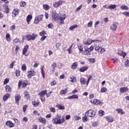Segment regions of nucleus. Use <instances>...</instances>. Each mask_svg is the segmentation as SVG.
Masks as SVG:
<instances>
[{
    "label": "nucleus",
    "mask_w": 129,
    "mask_h": 129,
    "mask_svg": "<svg viewBox=\"0 0 129 129\" xmlns=\"http://www.w3.org/2000/svg\"><path fill=\"white\" fill-rule=\"evenodd\" d=\"M51 17L52 20L55 21V22L57 21L58 24H59V25H64V24H65L64 20L67 18L66 14H64L61 16H60L59 14H57L55 12H52Z\"/></svg>",
    "instance_id": "f257e3e1"
},
{
    "label": "nucleus",
    "mask_w": 129,
    "mask_h": 129,
    "mask_svg": "<svg viewBox=\"0 0 129 129\" xmlns=\"http://www.w3.org/2000/svg\"><path fill=\"white\" fill-rule=\"evenodd\" d=\"M65 121V119L64 117H61V116L57 115L56 117L53 118L52 119V122L55 123V124H61V123H63Z\"/></svg>",
    "instance_id": "f03ea898"
},
{
    "label": "nucleus",
    "mask_w": 129,
    "mask_h": 129,
    "mask_svg": "<svg viewBox=\"0 0 129 129\" xmlns=\"http://www.w3.org/2000/svg\"><path fill=\"white\" fill-rule=\"evenodd\" d=\"M98 41V42H95V49L98 52H100V53H104V52H105V49L99 46V43H98L99 40Z\"/></svg>",
    "instance_id": "7ed1b4c3"
},
{
    "label": "nucleus",
    "mask_w": 129,
    "mask_h": 129,
    "mask_svg": "<svg viewBox=\"0 0 129 129\" xmlns=\"http://www.w3.org/2000/svg\"><path fill=\"white\" fill-rule=\"evenodd\" d=\"M38 35L35 34L34 33L32 34H28L25 36L27 41H34L36 40V37H37Z\"/></svg>",
    "instance_id": "20e7f679"
},
{
    "label": "nucleus",
    "mask_w": 129,
    "mask_h": 129,
    "mask_svg": "<svg viewBox=\"0 0 129 129\" xmlns=\"http://www.w3.org/2000/svg\"><path fill=\"white\" fill-rule=\"evenodd\" d=\"M88 117H94L95 116V112L92 109L87 111L85 114Z\"/></svg>",
    "instance_id": "39448f33"
},
{
    "label": "nucleus",
    "mask_w": 129,
    "mask_h": 129,
    "mask_svg": "<svg viewBox=\"0 0 129 129\" xmlns=\"http://www.w3.org/2000/svg\"><path fill=\"white\" fill-rule=\"evenodd\" d=\"M47 93V90H44L41 91L40 93H39V95H40V99L42 102H45L46 98H45V96Z\"/></svg>",
    "instance_id": "423d86ee"
},
{
    "label": "nucleus",
    "mask_w": 129,
    "mask_h": 129,
    "mask_svg": "<svg viewBox=\"0 0 129 129\" xmlns=\"http://www.w3.org/2000/svg\"><path fill=\"white\" fill-rule=\"evenodd\" d=\"M99 41L97 40H91L90 38L88 39L87 41L86 40H84L83 43L85 45H86L87 46H89V45H91V44H92V43H96L98 42Z\"/></svg>",
    "instance_id": "0eeeda50"
},
{
    "label": "nucleus",
    "mask_w": 129,
    "mask_h": 129,
    "mask_svg": "<svg viewBox=\"0 0 129 129\" xmlns=\"http://www.w3.org/2000/svg\"><path fill=\"white\" fill-rule=\"evenodd\" d=\"M43 17H44V15H40L37 16L35 18V21L34 23L36 24V25L39 24V22H41L42 20H43Z\"/></svg>",
    "instance_id": "6e6552de"
},
{
    "label": "nucleus",
    "mask_w": 129,
    "mask_h": 129,
    "mask_svg": "<svg viewBox=\"0 0 129 129\" xmlns=\"http://www.w3.org/2000/svg\"><path fill=\"white\" fill-rule=\"evenodd\" d=\"M93 49H94V47L93 46H91L88 49H85V51L84 52V55H86L87 56H88V55H90V52L93 51Z\"/></svg>",
    "instance_id": "1a4fd4ad"
},
{
    "label": "nucleus",
    "mask_w": 129,
    "mask_h": 129,
    "mask_svg": "<svg viewBox=\"0 0 129 129\" xmlns=\"http://www.w3.org/2000/svg\"><path fill=\"white\" fill-rule=\"evenodd\" d=\"M20 11L18 9H14L12 12V17L13 18H16L18 15H19Z\"/></svg>",
    "instance_id": "9d476101"
},
{
    "label": "nucleus",
    "mask_w": 129,
    "mask_h": 129,
    "mask_svg": "<svg viewBox=\"0 0 129 129\" xmlns=\"http://www.w3.org/2000/svg\"><path fill=\"white\" fill-rule=\"evenodd\" d=\"M117 26H118V24L117 23L114 22V23L112 24L110 26V29L112 31H115L116 29H117Z\"/></svg>",
    "instance_id": "9b49d317"
},
{
    "label": "nucleus",
    "mask_w": 129,
    "mask_h": 129,
    "mask_svg": "<svg viewBox=\"0 0 129 129\" xmlns=\"http://www.w3.org/2000/svg\"><path fill=\"white\" fill-rule=\"evenodd\" d=\"M29 49V45H26L24 46L23 51H22V55H25V56H28V54L26 53L28 52V50Z\"/></svg>",
    "instance_id": "f8f14e48"
},
{
    "label": "nucleus",
    "mask_w": 129,
    "mask_h": 129,
    "mask_svg": "<svg viewBox=\"0 0 129 129\" xmlns=\"http://www.w3.org/2000/svg\"><path fill=\"white\" fill-rule=\"evenodd\" d=\"M21 100V95L20 94H16L15 95V103L17 104V105H19V101Z\"/></svg>",
    "instance_id": "ddd939ff"
},
{
    "label": "nucleus",
    "mask_w": 129,
    "mask_h": 129,
    "mask_svg": "<svg viewBox=\"0 0 129 129\" xmlns=\"http://www.w3.org/2000/svg\"><path fill=\"white\" fill-rule=\"evenodd\" d=\"M63 3V1H59L58 2H54L53 3L54 8H58L59 6H61Z\"/></svg>",
    "instance_id": "4468645a"
},
{
    "label": "nucleus",
    "mask_w": 129,
    "mask_h": 129,
    "mask_svg": "<svg viewBox=\"0 0 129 129\" xmlns=\"http://www.w3.org/2000/svg\"><path fill=\"white\" fill-rule=\"evenodd\" d=\"M6 125L9 126V127H15V124L12 122V121L8 120L6 123Z\"/></svg>",
    "instance_id": "2eb2a0df"
},
{
    "label": "nucleus",
    "mask_w": 129,
    "mask_h": 129,
    "mask_svg": "<svg viewBox=\"0 0 129 129\" xmlns=\"http://www.w3.org/2000/svg\"><path fill=\"white\" fill-rule=\"evenodd\" d=\"M28 75L27 76V77H28V78H31L32 77L34 76V75L36 74V72L34 71H31L28 72Z\"/></svg>",
    "instance_id": "dca6fc26"
},
{
    "label": "nucleus",
    "mask_w": 129,
    "mask_h": 129,
    "mask_svg": "<svg viewBox=\"0 0 129 129\" xmlns=\"http://www.w3.org/2000/svg\"><path fill=\"white\" fill-rule=\"evenodd\" d=\"M118 54L119 55V56L123 57V58L125 57V56H126V53H125V52H123V51L121 50H118Z\"/></svg>",
    "instance_id": "f3484780"
},
{
    "label": "nucleus",
    "mask_w": 129,
    "mask_h": 129,
    "mask_svg": "<svg viewBox=\"0 0 129 129\" xmlns=\"http://www.w3.org/2000/svg\"><path fill=\"white\" fill-rule=\"evenodd\" d=\"M105 118L108 121V122H112L113 121V119L111 116H106Z\"/></svg>",
    "instance_id": "a211bd4d"
},
{
    "label": "nucleus",
    "mask_w": 129,
    "mask_h": 129,
    "mask_svg": "<svg viewBox=\"0 0 129 129\" xmlns=\"http://www.w3.org/2000/svg\"><path fill=\"white\" fill-rule=\"evenodd\" d=\"M32 19H33V16L31 15H28L26 18V21L27 22L28 25L30 24V22H31Z\"/></svg>",
    "instance_id": "6ab92c4d"
},
{
    "label": "nucleus",
    "mask_w": 129,
    "mask_h": 129,
    "mask_svg": "<svg viewBox=\"0 0 129 129\" xmlns=\"http://www.w3.org/2000/svg\"><path fill=\"white\" fill-rule=\"evenodd\" d=\"M91 102H93L94 103V104H95L96 105H98V104H100L101 103L100 101L98 100L97 99H95L93 100H91Z\"/></svg>",
    "instance_id": "aec40b11"
},
{
    "label": "nucleus",
    "mask_w": 129,
    "mask_h": 129,
    "mask_svg": "<svg viewBox=\"0 0 129 129\" xmlns=\"http://www.w3.org/2000/svg\"><path fill=\"white\" fill-rule=\"evenodd\" d=\"M81 85H85L86 83V79L84 78H81L80 79Z\"/></svg>",
    "instance_id": "412c9836"
},
{
    "label": "nucleus",
    "mask_w": 129,
    "mask_h": 129,
    "mask_svg": "<svg viewBox=\"0 0 129 129\" xmlns=\"http://www.w3.org/2000/svg\"><path fill=\"white\" fill-rule=\"evenodd\" d=\"M10 96H11V95L9 93L6 94L3 97V100L4 101L8 100V99L10 98Z\"/></svg>",
    "instance_id": "4be33fe9"
},
{
    "label": "nucleus",
    "mask_w": 129,
    "mask_h": 129,
    "mask_svg": "<svg viewBox=\"0 0 129 129\" xmlns=\"http://www.w3.org/2000/svg\"><path fill=\"white\" fill-rule=\"evenodd\" d=\"M116 111H117V112H118V113H120V114H125V112L123 111V110L120 108L116 109Z\"/></svg>",
    "instance_id": "5701e85b"
},
{
    "label": "nucleus",
    "mask_w": 129,
    "mask_h": 129,
    "mask_svg": "<svg viewBox=\"0 0 129 129\" xmlns=\"http://www.w3.org/2000/svg\"><path fill=\"white\" fill-rule=\"evenodd\" d=\"M88 69V67L85 66L81 68L80 69V72H85V71H86V70H87Z\"/></svg>",
    "instance_id": "b1692460"
},
{
    "label": "nucleus",
    "mask_w": 129,
    "mask_h": 129,
    "mask_svg": "<svg viewBox=\"0 0 129 129\" xmlns=\"http://www.w3.org/2000/svg\"><path fill=\"white\" fill-rule=\"evenodd\" d=\"M38 120L40 122H41V123H43V124H45L46 122V119L44 118L40 117L38 119Z\"/></svg>",
    "instance_id": "393cba45"
},
{
    "label": "nucleus",
    "mask_w": 129,
    "mask_h": 129,
    "mask_svg": "<svg viewBox=\"0 0 129 129\" xmlns=\"http://www.w3.org/2000/svg\"><path fill=\"white\" fill-rule=\"evenodd\" d=\"M77 66H78V62H75L72 64L71 68L72 69H76V68H77Z\"/></svg>",
    "instance_id": "a878e982"
},
{
    "label": "nucleus",
    "mask_w": 129,
    "mask_h": 129,
    "mask_svg": "<svg viewBox=\"0 0 129 129\" xmlns=\"http://www.w3.org/2000/svg\"><path fill=\"white\" fill-rule=\"evenodd\" d=\"M78 47L79 51L81 52V53H83V46H82V44H78Z\"/></svg>",
    "instance_id": "bb28decb"
},
{
    "label": "nucleus",
    "mask_w": 129,
    "mask_h": 129,
    "mask_svg": "<svg viewBox=\"0 0 129 129\" xmlns=\"http://www.w3.org/2000/svg\"><path fill=\"white\" fill-rule=\"evenodd\" d=\"M128 89L126 87H122L120 89V92L121 93H123V92H126L127 91Z\"/></svg>",
    "instance_id": "cd10ccee"
},
{
    "label": "nucleus",
    "mask_w": 129,
    "mask_h": 129,
    "mask_svg": "<svg viewBox=\"0 0 129 129\" xmlns=\"http://www.w3.org/2000/svg\"><path fill=\"white\" fill-rule=\"evenodd\" d=\"M24 97L25 98L27 99V100H29V99H30V95L29 94V92H25L24 93Z\"/></svg>",
    "instance_id": "c85d7f7f"
},
{
    "label": "nucleus",
    "mask_w": 129,
    "mask_h": 129,
    "mask_svg": "<svg viewBox=\"0 0 129 129\" xmlns=\"http://www.w3.org/2000/svg\"><path fill=\"white\" fill-rule=\"evenodd\" d=\"M75 98L76 99H78V95H74L72 96H70L68 97V99H73Z\"/></svg>",
    "instance_id": "c756f323"
},
{
    "label": "nucleus",
    "mask_w": 129,
    "mask_h": 129,
    "mask_svg": "<svg viewBox=\"0 0 129 129\" xmlns=\"http://www.w3.org/2000/svg\"><path fill=\"white\" fill-rule=\"evenodd\" d=\"M6 39L7 42H11V35L9 33L6 34Z\"/></svg>",
    "instance_id": "7c9ffc66"
},
{
    "label": "nucleus",
    "mask_w": 129,
    "mask_h": 129,
    "mask_svg": "<svg viewBox=\"0 0 129 129\" xmlns=\"http://www.w3.org/2000/svg\"><path fill=\"white\" fill-rule=\"evenodd\" d=\"M71 80L70 81L71 82H72L73 83H74L77 81V79H76V77H70Z\"/></svg>",
    "instance_id": "2f4dec72"
},
{
    "label": "nucleus",
    "mask_w": 129,
    "mask_h": 129,
    "mask_svg": "<svg viewBox=\"0 0 129 129\" xmlns=\"http://www.w3.org/2000/svg\"><path fill=\"white\" fill-rule=\"evenodd\" d=\"M87 115H85L82 117V120L83 122H86V121H88V118L87 117Z\"/></svg>",
    "instance_id": "473e14b6"
},
{
    "label": "nucleus",
    "mask_w": 129,
    "mask_h": 129,
    "mask_svg": "<svg viewBox=\"0 0 129 129\" xmlns=\"http://www.w3.org/2000/svg\"><path fill=\"white\" fill-rule=\"evenodd\" d=\"M43 8L45 11H48V10L50 9V6L48 5L44 4L43 5Z\"/></svg>",
    "instance_id": "72a5a7b5"
},
{
    "label": "nucleus",
    "mask_w": 129,
    "mask_h": 129,
    "mask_svg": "<svg viewBox=\"0 0 129 129\" xmlns=\"http://www.w3.org/2000/svg\"><path fill=\"white\" fill-rule=\"evenodd\" d=\"M41 74H42V77L43 78H45V73L44 72V66H41Z\"/></svg>",
    "instance_id": "f704fd0d"
},
{
    "label": "nucleus",
    "mask_w": 129,
    "mask_h": 129,
    "mask_svg": "<svg viewBox=\"0 0 129 129\" xmlns=\"http://www.w3.org/2000/svg\"><path fill=\"white\" fill-rule=\"evenodd\" d=\"M56 107L58 108V109H60V110L65 109V107L61 105H57Z\"/></svg>",
    "instance_id": "c9c22d12"
},
{
    "label": "nucleus",
    "mask_w": 129,
    "mask_h": 129,
    "mask_svg": "<svg viewBox=\"0 0 129 129\" xmlns=\"http://www.w3.org/2000/svg\"><path fill=\"white\" fill-rule=\"evenodd\" d=\"M5 88L7 92H10V91H12V89L11 88L10 86H9V85H6Z\"/></svg>",
    "instance_id": "e433bc0d"
},
{
    "label": "nucleus",
    "mask_w": 129,
    "mask_h": 129,
    "mask_svg": "<svg viewBox=\"0 0 129 129\" xmlns=\"http://www.w3.org/2000/svg\"><path fill=\"white\" fill-rule=\"evenodd\" d=\"M107 89L106 87H102L100 90V92L103 93V92H106Z\"/></svg>",
    "instance_id": "4c0bfd02"
},
{
    "label": "nucleus",
    "mask_w": 129,
    "mask_h": 129,
    "mask_svg": "<svg viewBox=\"0 0 129 129\" xmlns=\"http://www.w3.org/2000/svg\"><path fill=\"white\" fill-rule=\"evenodd\" d=\"M115 8H116V5H111V6L108 7V9H109V10H114Z\"/></svg>",
    "instance_id": "58836bf2"
},
{
    "label": "nucleus",
    "mask_w": 129,
    "mask_h": 129,
    "mask_svg": "<svg viewBox=\"0 0 129 129\" xmlns=\"http://www.w3.org/2000/svg\"><path fill=\"white\" fill-rule=\"evenodd\" d=\"M32 104L35 107H37L39 106V102H36L35 101H32Z\"/></svg>",
    "instance_id": "ea45409f"
},
{
    "label": "nucleus",
    "mask_w": 129,
    "mask_h": 129,
    "mask_svg": "<svg viewBox=\"0 0 129 129\" xmlns=\"http://www.w3.org/2000/svg\"><path fill=\"white\" fill-rule=\"evenodd\" d=\"M44 35H47V32L45 30H43L39 33V36H44Z\"/></svg>",
    "instance_id": "a19ab883"
},
{
    "label": "nucleus",
    "mask_w": 129,
    "mask_h": 129,
    "mask_svg": "<svg viewBox=\"0 0 129 129\" xmlns=\"http://www.w3.org/2000/svg\"><path fill=\"white\" fill-rule=\"evenodd\" d=\"M20 42H21V40L19 38H15L13 40L14 44H17V43H20Z\"/></svg>",
    "instance_id": "79ce46f5"
},
{
    "label": "nucleus",
    "mask_w": 129,
    "mask_h": 129,
    "mask_svg": "<svg viewBox=\"0 0 129 129\" xmlns=\"http://www.w3.org/2000/svg\"><path fill=\"white\" fill-rule=\"evenodd\" d=\"M20 5L21 7H22V8H24V7H26V6L27 5V3L23 1L20 3Z\"/></svg>",
    "instance_id": "37998d69"
},
{
    "label": "nucleus",
    "mask_w": 129,
    "mask_h": 129,
    "mask_svg": "<svg viewBox=\"0 0 129 129\" xmlns=\"http://www.w3.org/2000/svg\"><path fill=\"white\" fill-rule=\"evenodd\" d=\"M90 80H92V76H90L88 78V80H87V82H86V85H87V86H88V84H89V82H90Z\"/></svg>",
    "instance_id": "c03bdc74"
},
{
    "label": "nucleus",
    "mask_w": 129,
    "mask_h": 129,
    "mask_svg": "<svg viewBox=\"0 0 129 129\" xmlns=\"http://www.w3.org/2000/svg\"><path fill=\"white\" fill-rule=\"evenodd\" d=\"M120 9H121V10H125V11H127V10H128V7L125 5L121 6L120 7Z\"/></svg>",
    "instance_id": "a18cd8bd"
},
{
    "label": "nucleus",
    "mask_w": 129,
    "mask_h": 129,
    "mask_svg": "<svg viewBox=\"0 0 129 129\" xmlns=\"http://www.w3.org/2000/svg\"><path fill=\"white\" fill-rule=\"evenodd\" d=\"M104 115V111L102 110H100L99 111V116H102V115Z\"/></svg>",
    "instance_id": "49530a36"
},
{
    "label": "nucleus",
    "mask_w": 129,
    "mask_h": 129,
    "mask_svg": "<svg viewBox=\"0 0 129 129\" xmlns=\"http://www.w3.org/2000/svg\"><path fill=\"white\" fill-rule=\"evenodd\" d=\"M98 122H94L92 123V126H93V127H97V126H98Z\"/></svg>",
    "instance_id": "de8ad7c7"
},
{
    "label": "nucleus",
    "mask_w": 129,
    "mask_h": 129,
    "mask_svg": "<svg viewBox=\"0 0 129 129\" xmlns=\"http://www.w3.org/2000/svg\"><path fill=\"white\" fill-rule=\"evenodd\" d=\"M76 28H78V25H73L70 27V30H74V29H76Z\"/></svg>",
    "instance_id": "09e8293b"
},
{
    "label": "nucleus",
    "mask_w": 129,
    "mask_h": 129,
    "mask_svg": "<svg viewBox=\"0 0 129 129\" xmlns=\"http://www.w3.org/2000/svg\"><path fill=\"white\" fill-rule=\"evenodd\" d=\"M22 70L23 71H26L27 70V67L26 66L25 64H23L22 66Z\"/></svg>",
    "instance_id": "8fccbe9b"
},
{
    "label": "nucleus",
    "mask_w": 129,
    "mask_h": 129,
    "mask_svg": "<svg viewBox=\"0 0 129 129\" xmlns=\"http://www.w3.org/2000/svg\"><path fill=\"white\" fill-rule=\"evenodd\" d=\"M9 81H10V79H9V78L5 79L4 82V85H6V84H8Z\"/></svg>",
    "instance_id": "3c124183"
},
{
    "label": "nucleus",
    "mask_w": 129,
    "mask_h": 129,
    "mask_svg": "<svg viewBox=\"0 0 129 129\" xmlns=\"http://www.w3.org/2000/svg\"><path fill=\"white\" fill-rule=\"evenodd\" d=\"M60 94H66L67 93V89L62 90L60 92Z\"/></svg>",
    "instance_id": "603ef678"
},
{
    "label": "nucleus",
    "mask_w": 129,
    "mask_h": 129,
    "mask_svg": "<svg viewBox=\"0 0 129 129\" xmlns=\"http://www.w3.org/2000/svg\"><path fill=\"white\" fill-rule=\"evenodd\" d=\"M6 11L5 13L6 14H9V13H10V9H9V7H8V6H6Z\"/></svg>",
    "instance_id": "864d4df0"
},
{
    "label": "nucleus",
    "mask_w": 129,
    "mask_h": 129,
    "mask_svg": "<svg viewBox=\"0 0 129 129\" xmlns=\"http://www.w3.org/2000/svg\"><path fill=\"white\" fill-rule=\"evenodd\" d=\"M92 25H93V22L92 21H90L88 23V28H91L92 27Z\"/></svg>",
    "instance_id": "5fc2aeb1"
},
{
    "label": "nucleus",
    "mask_w": 129,
    "mask_h": 129,
    "mask_svg": "<svg viewBox=\"0 0 129 129\" xmlns=\"http://www.w3.org/2000/svg\"><path fill=\"white\" fill-rule=\"evenodd\" d=\"M16 29V25H13L11 26H10V30L11 31H14V30H15Z\"/></svg>",
    "instance_id": "6e6d98bb"
},
{
    "label": "nucleus",
    "mask_w": 129,
    "mask_h": 129,
    "mask_svg": "<svg viewBox=\"0 0 129 129\" xmlns=\"http://www.w3.org/2000/svg\"><path fill=\"white\" fill-rule=\"evenodd\" d=\"M123 15L125 16V17H129V12H124Z\"/></svg>",
    "instance_id": "4d7b16f0"
},
{
    "label": "nucleus",
    "mask_w": 129,
    "mask_h": 129,
    "mask_svg": "<svg viewBox=\"0 0 129 129\" xmlns=\"http://www.w3.org/2000/svg\"><path fill=\"white\" fill-rule=\"evenodd\" d=\"M16 76L19 77L21 75V72L20 71H16Z\"/></svg>",
    "instance_id": "13d9d810"
},
{
    "label": "nucleus",
    "mask_w": 129,
    "mask_h": 129,
    "mask_svg": "<svg viewBox=\"0 0 129 129\" xmlns=\"http://www.w3.org/2000/svg\"><path fill=\"white\" fill-rule=\"evenodd\" d=\"M112 60L114 64H115L116 63H117V58L114 57L112 58Z\"/></svg>",
    "instance_id": "bf43d9fd"
},
{
    "label": "nucleus",
    "mask_w": 129,
    "mask_h": 129,
    "mask_svg": "<svg viewBox=\"0 0 129 129\" xmlns=\"http://www.w3.org/2000/svg\"><path fill=\"white\" fill-rule=\"evenodd\" d=\"M51 86H54L57 84V83L56 82V81H53L50 83Z\"/></svg>",
    "instance_id": "052dcab7"
},
{
    "label": "nucleus",
    "mask_w": 129,
    "mask_h": 129,
    "mask_svg": "<svg viewBox=\"0 0 129 129\" xmlns=\"http://www.w3.org/2000/svg\"><path fill=\"white\" fill-rule=\"evenodd\" d=\"M56 64L55 62H53V63L52 65V66L53 67L52 71H53V72L55 71V68H56Z\"/></svg>",
    "instance_id": "680f3d73"
},
{
    "label": "nucleus",
    "mask_w": 129,
    "mask_h": 129,
    "mask_svg": "<svg viewBox=\"0 0 129 129\" xmlns=\"http://www.w3.org/2000/svg\"><path fill=\"white\" fill-rule=\"evenodd\" d=\"M23 87H26L27 86V81H24L22 83Z\"/></svg>",
    "instance_id": "e2e57ef3"
},
{
    "label": "nucleus",
    "mask_w": 129,
    "mask_h": 129,
    "mask_svg": "<svg viewBox=\"0 0 129 129\" xmlns=\"http://www.w3.org/2000/svg\"><path fill=\"white\" fill-rule=\"evenodd\" d=\"M47 27L49 29H52V27H53V24L52 23H50V24H49L48 25H47Z\"/></svg>",
    "instance_id": "0e129e2a"
},
{
    "label": "nucleus",
    "mask_w": 129,
    "mask_h": 129,
    "mask_svg": "<svg viewBox=\"0 0 129 129\" xmlns=\"http://www.w3.org/2000/svg\"><path fill=\"white\" fill-rule=\"evenodd\" d=\"M89 61L91 62L92 63H95V59L94 58H90Z\"/></svg>",
    "instance_id": "69168bd1"
},
{
    "label": "nucleus",
    "mask_w": 129,
    "mask_h": 129,
    "mask_svg": "<svg viewBox=\"0 0 129 129\" xmlns=\"http://www.w3.org/2000/svg\"><path fill=\"white\" fill-rule=\"evenodd\" d=\"M46 38H47V36L45 35L42 36V37L40 38V41H44V40H45Z\"/></svg>",
    "instance_id": "338daca9"
},
{
    "label": "nucleus",
    "mask_w": 129,
    "mask_h": 129,
    "mask_svg": "<svg viewBox=\"0 0 129 129\" xmlns=\"http://www.w3.org/2000/svg\"><path fill=\"white\" fill-rule=\"evenodd\" d=\"M125 65L126 67H128V66H129V60H127L125 62Z\"/></svg>",
    "instance_id": "774afa93"
}]
</instances>
